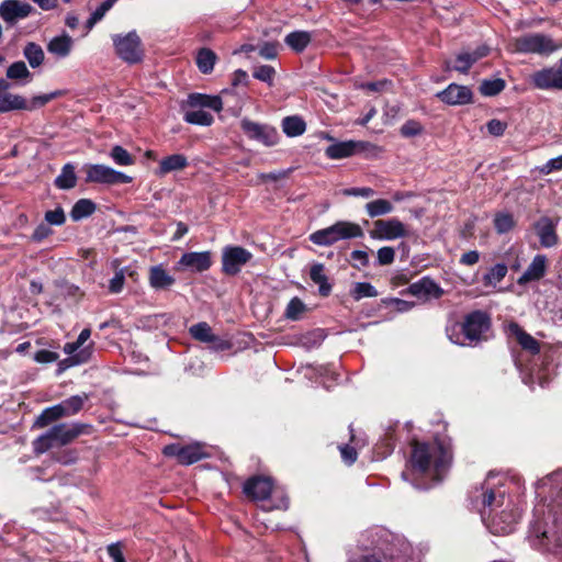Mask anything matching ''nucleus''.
I'll use <instances>...</instances> for the list:
<instances>
[{
  "label": "nucleus",
  "mask_w": 562,
  "mask_h": 562,
  "mask_svg": "<svg viewBox=\"0 0 562 562\" xmlns=\"http://www.w3.org/2000/svg\"><path fill=\"white\" fill-rule=\"evenodd\" d=\"M470 504L476 510L482 521L490 518L499 508L512 506V498L503 485V477L488 473L485 481L473 488L469 495Z\"/></svg>",
  "instance_id": "f03ea898"
},
{
  "label": "nucleus",
  "mask_w": 562,
  "mask_h": 562,
  "mask_svg": "<svg viewBox=\"0 0 562 562\" xmlns=\"http://www.w3.org/2000/svg\"><path fill=\"white\" fill-rule=\"evenodd\" d=\"M115 54L128 65H135L144 59V49L139 35L135 30L126 34L111 35Z\"/></svg>",
  "instance_id": "423d86ee"
},
{
  "label": "nucleus",
  "mask_w": 562,
  "mask_h": 562,
  "mask_svg": "<svg viewBox=\"0 0 562 562\" xmlns=\"http://www.w3.org/2000/svg\"><path fill=\"white\" fill-rule=\"evenodd\" d=\"M350 295L355 301H360L366 297H376L379 292L369 282H356L350 290Z\"/></svg>",
  "instance_id": "c03bdc74"
},
{
  "label": "nucleus",
  "mask_w": 562,
  "mask_h": 562,
  "mask_svg": "<svg viewBox=\"0 0 562 562\" xmlns=\"http://www.w3.org/2000/svg\"><path fill=\"white\" fill-rule=\"evenodd\" d=\"M74 40L67 33L54 36L47 44V52L55 57L63 59L70 55Z\"/></svg>",
  "instance_id": "bb28decb"
},
{
  "label": "nucleus",
  "mask_w": 562,
  "mask_h": 562,
  "mask_svg": "<svg viewBox=\"0 0 562 562\" xmlns=\"http://www.w3.org/2000/svg\"><path fill=\"white\" fill-rule=\"evenodd\" d=\"M92 426L83 423H60L50 427L33 441L35 453H44L54 447H61L70 443L83 434H90Z\"/></svg>",
  "instance_id": "7ed1b4c3"
},
{
  "label": "nucleus",
  "mask_w": 562,
  "mask_h": 562,
  "mask_svg": "<svg viewBox=\"0 0 562 562\" xmlns=\"http://www.w3.org/2000/svg\"><path fill=\"white\" fill-rule=\"evenodd\" d=\"M555 227L557 223L548 216H542L535 223L533 228L541 247L551 248L558 244Z\"/></svg>",
  "instance_id": "5701e85b"
},
{
  "label": "nucleus",
  "mask_w": 562,
  "mask_h": 562,
  "mask_svg": "<svg viewBox=\"0 0 562 562\" xmlns=\"http://www.w3.org/2000/svg\"><path fill=\"white\" fill-rule=\"evenodd\" d=\"M95 211V203L89 199L78 200L71 211L70 217L72 221L78 222L82 218L89 217Z\"/></svg>",
  "instance_id": "ea45409f"
},
{
  "label": "nucleus",
  "mask_w": 562,
  "mask_h": 562,
  "mask_svg": "<svg viewBox=\"0 0 562 562\" xmlns=\"http://www.w3.org/2000/svg\"><path fill=\"white\" fill-rule=\"evenodd\" d=\"M474 63L475 57H473L470 52H463L457 55L456 64L452 67L447 64V68H452L461 74H468Z\"/></svg>",
  "instance_id": "09e8293b"
},
{
  "label": "nucleus",
  "mask_w": 562,
  "mask_h": 562,
  "mask_svg": "<svg viewBox=\"0 0 562 562\" xmlns=\"http://www.w3.org/2000/svg\"><path fill=\"white\" fill-rule=\"evenodd\" d=\"M61 94H63V92L57 90V91H53L49 93L35 95L32 98L31 101L26 100V108H24L23 110L33 111L37 108L44 106L46 103H48L49 101H52L53 99H55L57 97H60Z\"/></svg>",
  "instance_id": "3c124183"
},
{
  "label": "nucleus",
  "mask_w": 562,
  "mask_h": 562,
  "mask_svg": "<svg viewBox=\"0 0 562 562\" xmlns=\"http://www.w3.org/2000/svg\"><path fill=\"white\" fill-rule=\"evenodd\" d=\"M435 95L448 105H464L473 100V92L469 87L454 82L450 83L446 89L438 91Z\"/></svg>",
  "instance_id": "a211bd4d"
},
{
  "label": "nucleus",
  "mask_w": 562,
  "mask_h": 562,
  "mask_svg": "<svg viewBox=\"0 0 562 562\" xmlns=\"http://www.w3.org/2000/svg\"><path fill=\"white\" fill-rule=\"evenodd\" d=\"M447 336L452 344L459 346H471L468 338H465V330L461 323H453L446 328Z\"/></svg>",
  "instance_id": "a18cd8bd"
},
{
  "label": "nucleus",
  "mask_w": 562,
  "mask_h": 562,
  "mask_svg": "<svg viewBox=\"0 0 562 562\" xmlns=\"http://www.w3.org/2000/svg\"><path fill=\"white\" fill-rule=\"evenodd\" d=\"M88 398V396L85 395H72L68 397L67 400L63 401V407L66 412L67 416L75 415L81 411L83 407L85 401Z\"/></svg>",
  "instance_id": "8fccbe9b"
},
{
  "label": "nucleus",
  "mask_w": 562,
  "mask_h": 562,
  "mask_svg": "<svg viewBox=\"0 0 562 562\" xmlns=\"http://www.w3.org/2000/svg\"><path fill=\"white\" fill-rule=\"evenodd\" d=\"M310 278L314 284L318 286V294L327 297L333 290V284L329 282L325 272V266L321 262H314L310 269Z\"/></svg>",
  "instance_id": "c85d7f7f"
},
{
  "label": "nucleus",
  "mask_w": 562,
  "mask_h": 562,
  "mask_svg": "<svg viewBox=\"0 0 562 562\" xmlns=\"http://www.w3.org/2000/svg\"><path fill=\"white\" fill-rule=\"evenodd\" d=\"M216 59L217 56L212 49L203 47L196 54V66L202 74L207 75L214 69Z\"/></svg>",
  "instance_id": "4c0bfd02"
},
{
  "label": "nucleus",
  "mask_w": 562,
  "mask_h": 562,
  "mask_svg": "<svg viewBox=\"0 0 562 562\" xmlns=\"http://www.w3.org/2000/svg\"><path fill=\"white\" fill-rule=\"evenodd\" d=\"M367 214L371 217H379L386 214H390L393 211V205L389 200L385 199H376L370 201L364 206Z\"/></svg>",
  "instance_id": "a19ab883"
},
{
  "label": "nucleus",
  "mask_w": 562,
  "mask_h": 562,
  "mask_svg": "<svg viewBox=\"0 0 562 562\" xmlns=\"http://www.w3.org/2000/svg\"><path fill=\"white\" fill-rule=\"evenodd\" d=\"M505 80L501 78L486 79L480 85V92L485 97H494L505 89Z\"/></svg>",
  "instance_id": "49530a36"
},
{
  "label": "nucleus",
  "mask_w": 562,
  "mask_h": 562,
  "mask_svg": "<svg viewBox=\"0 0 562 562\" xmlns=\"http://www.w3.org/2000/svg\"><path fill=\"white\" fill-rule=\"evenodd\" d=\"M188 166V159L182 154H173L162 158L156 171L158 176H165L172 171L182 170Z\"/></svg>",
  "instance_id": "7c9ffc66"
},
{
  "label": "nucleus",
  "mask_w": 562,
  "mask_h": 562,
  "mask_svg": "<svg viewBox=\"0 0 562 562\" xmlns=\"http://www.w3.org/2000/svg\"><path fill=\"white\" fill-rule=\"evenodd\" d=\"M66 216L63 207L58 206L55 210L45 213V222L48 225L60 226L65 223Z\"/></svg>",
  "instance_id": "052dcab7"
},
{
  "label": "nucleus",
  "mask_w": 562,
  "mask_h": 562,
  "mask_svg": "<svg viewBox=\"0 0 562 562\" xmlns=\"http://www.w3.org/2000/svg\"><path fill=\"white\" fill-rule=\"evenodd\" d=\"M33 11L30 3L20 0H3L0 3V18L10 26L30 16Z\"/></svg>",
  "instance_id": "f3484780"
},
{
  "label": "nucleus",
  "mask_w": 562,
  "mask_h": 562,
  "mask_svg": "<svg viewBox=\"0 0 562 562\" xmlns=\"http://www.w3.org/2000/svg\"><path fill=\"white\" fill-rule=\"evenodd\" d=\"M274 75H276V70L270 65H261V66L257 67L252 72L254 78H256L262 82H266L268 86L273 85Z\"/></svg>",
  "instance_id": "4d7b16f0"
},
{
  "label": "nucleus",
  "mask_w": 562,
  "mask_h": 562,
  "mask_svg": "<svg viewBox=\"0 0 562 562\" xmlns=\"http://www.w3.org/2000/svg\"><path fill=\"white\" fill-rule=\"evenodd\" d=\"M363 231L357 223L338 221L333 225L315 231L310 235V240L317 246H331L340 240L361 238Z\"/></svg>",
  "instance_id": "39448f33"
},
{
  "label": "nucleus",
  "mask_w": 562,
  "mask_h": 562,
  "mask_svg": "<svg viewBox=\"0 0 562 562\" xmlns=\"http://www.w3.org/2000/svg\"><path fill=\"white\" fill-rule=\"evenodd\" d=\"M83 170L86 183L114 186L127 184L133 181L131 176L102 164H87L83 166Z\"/></svg>",
  "instance_id": "0eeeda50"
},
{
  "label": "nucleus",
  "mask_w": 562,
  "mask_h": 562,
  "mask_svg": "<svg viewBox=\"0 0 562 562\" xmlns=\"http://www.w3.org/2000/svg\"><path fill=\"white\" fill-rule=\"evenodd\" d=\"M55 186L60 190H70L77 184L75 166L70 162L63 166L60 173L55 178Z\"/></svg>",
  "instance_id": "f704fd0d"
},
{
  "label": "nucleus",
  "mask_w": 562,
  "mask_h": 562,
  "mask_svg": "<svg viewBox=\"0 0 562 562\" xmlns=\"http://www.w3.org/2000/svg\"><path fill=\"white\" fill-rule=\"evenodd\" d=\"M406 292L418 299L427 300L429 297L439 299L443 294V290L429 277H423L418 281L412 283Z\"/></svg>",
  "instance_id": "4be33fe9"
},
{
  "label": "nucleus",
  "mask_w": 562,
  "mask_h": 562,
  "mask_svg": "<svg viewBox=\"0 0 562 562\" xmlns=\"http://www.w3.org/2000/svg\"><path fill=\"white\" fill-rule=\"evenodd\" d=\"M127 271V268H121L119 269L113 278L109 282V291L113 294L120 293L123 290L124 282H125V273Z\"/></svg>",
  "instance_id": "13d9d810"
},
{
  "label": "nucleus",
  "mask_w": 562,
  "mask_h": 562,
  "mask_svg": "<svg viewBox=\"0 0 562 562\" xmlns=\"http://www.w3.org/2000/svg\"><path fill=\"white\" fill-rule=\"evenodd\" d=\"M311 41L312 34L307 31H293L284 37V43L297 54L304 52Z\"/></svg>",
  "instance_id": "2f4dec72"
},
{
  "label": "nucleus",
  "mask_w": 562,
  "mask_h": 562,
  "mask_svg": "<svg viewBox=\"0 0 562 562\" xmlns=\"http://www.w3.org/2000/svg\"><path fill=\"white\" fill-rule=\"evenodd\" d=\"M352 266L357 269H361L369 265V255L366 250H353L350 254Z\"/></svg>",
  "instance_id": "69168bd1"
},
{
  "label": "nucleus",
  "mask_w": 562,
  "mask_h": 562,
  "mask_svg": "<svg viewBox=\"0 0 562 562\" xmlns=\"http://www.w3.org/2000/svg\"><path fill=\"white\" fill-rule=\"evenodd\" d=\"M7 80H23V83L31 81L32 74L23 60L12 63L5 71Z\"/></svg>",
  "instance_id": "58836bf2"
},
{
  "label": "nucleus",
  "mask_w": 562,
  "mask_h": 562,
  "mask_svg": "<svg viewBox=\"0 0 562 562\" xmlns=\"http://www.w3.org/2000/svg\"><path fill=\"white\" fill-rule=\"evenodd\" d=\"M507 333L510 337H514L520 347L536 356L540 353V344L530 334L525 331L517 323L512 322L507 326Z\"/></svg>",
  "instance_id": "393cba45"
},
{
  "label": "nucleus",
  "mask_w": 562,
  "mask_h": 562,
  "mask_svg": "<svg viewBox=\"0 0 562 562\" xmlns=\"http://www.w3.org/2000/svg\"><path fill=\"white\" fill-rule=\"evenodd\" d=\"M184 111V122L199 125L210 126L214 122V117L211 113L206 112L205 109L220 112L223 109V102L218 95H209L204 93H190L182 105Z\"/></svg>",
  "instance_id": "20e7f679"
},
{
  "label": "nucleus",
  "mask_w": 562,
  "mask_h": 562,
  "mask_svg": "<svg viewBox=\"0 0 562 562\" xmlns=\"http://www.w3.org/2000/svg\"><path fill=\"white\" fill-rule=\"evenodd\" d=\"M109 156L117 166H132L134 164L133 156L120 145L113 146Z\"/></svg>",
  "instance_id": "de8ad7c7"
},
{
  "label": "nucleus",
  "mask_w": 562,
  "mask_h": 562,
  "mask_svg": "<svg viewBox=\"0 0 562 562\" xmlns=\"http://www.w3.org/2000/svg\"><path fill=\"white\" fill-rule=\"evenodd\" d=\"M514 218L509 213H498L494 218V227L498 234H506L514 227Z\"/></svg>",
  "instance_id": "864d4df0"
},
{
  "label": "nucleus",
  "mask_w": 562,
  "mask_h": 562,
  "mask_svg": "<svg viewBox=\"0 0 562 562\" xmlns=\"http://www.w3.org/2000/svg\"><path fill=\"white\" fill-rule=\"evenodd\" d=\"M282 131L288 137H297L306 131V123L301 116H285L281 123Z\"/></svg>",
  "instance_id": "c9c22d12"
},
{
  "label": "nucleus",
  "mask_w": 562,
  "mask_h": 562,
  "mask_svg": "<svg viewBox=\"0 0 562 562\" xmlns=\"http://www.w3.org/2000/svg\"><path fill=\"white\" fill-rule=\"evenodd\" d=\"M65 416H67L66 412L63 407V404L59 403L57 405L45 408L36 418L34 426L37 428H43Z\"/></svg>",
  "instance_id": "72a5a7b5"
},
{
  "label": "nucleus",
  "mask_w": 562,
  "mask_h": 562,
  "mask_svg": "<svg viewBox=\"0 0 562 562\" xmlns=\"http://www.w3.org/2000/svg\"><path fill=\"white\" fill-rule=\"evenodd\" d=\"M559 170H562V155L549 159L544 165L539 167V172L542 175H549Z\"/></svg>",
  "instance_id": "0e129e2a"
},
{
  "label": "nucleus",
  "mask_w": 562,
  "mask_h": 562,
  "mask_svg": "<svg viewBox=\"0 0 562 562\" xmlns=\"http://www.w3.org/2000/svg\"><path fill=\"white\" fill-rule=\"evenodd\" d=\"M530 82L541 90H562V58L553 67H546L530 76Z\"/></svg>",
  "instance_id": "4468645a"
},
{
  "label": "nucleus",
  "mask_w": 562,
  "mask_h": 562,
  "mask_svg": "<svg viewBox=\"0 0 562 562\" xmlns=\"http://www.w3.org/2000/svg\"><path fill=\"white\" fill-rule=\"evenodd\" d=\"M395 258V251L390 246H384L378 249L376 252V261L380 266H387L391 265L394 261Z\"/></svg>",
  "instance_id": "680f3d73"
},
{
  "label": "nucleus",
  "mask_w": 562,
  "mask_h": 562,
  "mask_svg": "<svg viewBox=\"0 0 562 562\" xmlns=\"http://www.w3.org/2000/svg\"><path fill=\"white\" fill-rule=\"evenodd\" d=\"M53 234V229L49 227L47 223H41L38 224L33 234H32V240L40 243L50 236Z\"/></svg>",
  "instance_id": "338daca9"
},
{
  "label": "nucleus",
  "mask_w": 562,
  "mask_h": 562,
  "mask_svg": "<svg viewBox=\"0 0 562 562\" xmlns=\"http://www.w3.org/2000/svg\"><path fill=\"white\" fill-rule=\"evenodd\" d=\"M252 258V254L241 246H226L222 251V271L227 276H236Z\"/></svg>",
  "instance_id": "f8f14e48"
},
{
  "label": "nucleus",
  "mask_w": 562,
  "mask_h": 562,
  "mask_svg": "<svg viewBox=\"0 0 562 562\" xmlns=\"http://www.w3.org/2000/svg\"><path fill=\"white\" fill-rule=\"evenodd\" d=\"M360 153L375 156L381 153V148L370 142L350 139L335 142L325 149L326 157L333 160L348 158Z\"/></svg>",
  "instance_id": "1a4fd4ad"
},
{
  "label": "nucleus",
  "mask_w": 562,
  "mask_h": 562,
  "mask_svg": "<svg viewBox=\"0 0 562 562\" xmlns=\"http://www.w3.org/2000/svg\"><path fill=\"white\" fill-rule=\"evenodd\" d=\"M191 336L202 342L209 344L213 350L224 351L229 349L231 344L227 340L214 335L211 326L205 322H200L190 327Z\"/></svg>",
  "instance_id": "6ab92c4d"
},
{
  "label": "nucleus",
  "mask_w": 562,
  "mask_h": 562,
  "mask_svg": "<svg viewBox=\"0 0 562 562\" xmlns=\"http://www.w3.org/2000/svg\"><path fill=\"white\" fill-rule=\"evenodd\" d=\"M406 234L405 226L400 220L390 218L375 221L370 237L379 240H394L406 236Z\"/></svg>",
  "instance_id": "dca6fc26"
},
{
  "label": "nucleus",
  "mask_w": 562,
  "mask_h": 562,
  "mask_svg": "<svg viewBox=\"0 0 562 562\" xmlns=\"http://www.w3.org/2000/svg\"><path fill=\"white\" fill-rule=\"evenodd\" d=\"M90 336H91L90 328L82 329L75 341L65 344L64 352L65 353H72L74 351L79 352L80 349H82L83 347L87 346L86 342L89 340Z\"/></svg>",
  "instance_id": "603ef678"
},
{
  "label": "nucleus",
  "mask_w": 562,
  "mask_h": 562,
  "mask_svg": "<svg viewBox=\"0 0 562 562\" xmlns=\"http://www.w3.org/2000/svg\"><path fill=\"white\" fill-rule=\"evenodd\" d=\"M547 271V257L544 255H536L526 271L518 278L517 283L525 285L532 281L540 280Z\"/></svg>",
  "instance_id": "a878e982"
},
{
  "label": "nucleus",
  "mask_w": 562,
  "mask_h": 562,
  "mask_svg": "<svg viewBox=\"0 0 562 562\" xmlns=\"http://www.w3.org/2000/svg\"><path fill=\"white\" fill-rule=\"evenodd\" d=\"M305 304L299 297H293L288 303L284 315L288 319L297 321L305 312Z\"/></svg>",
  "instance_id": "5fc2aeb1"
},
{
  "label": "nucleus",
  "mask_w": 562,
  "mask_h": 562,
  "mask_svg": "<svg viewBox=\"0 0 562 562\" xmlns=\"http://www.w3.org/2000/svg\"><path fill=\"white\" fill-rule=\"evenodd\" d=\"M372 537V549L381 552L385 558H393L392 551L389 550L387 546L393 540V535L385 529H375L369 532Z\"/></svg>",
  "instance_id": "473e14b6"
},
{
  "label": "nucleus",
  "mask_w": 562,
  "mask_h": 562,
  "mask_svg": "<svg viewBox=\"0 0 562 562\" xmlns=\"http://www.w3.org/2000/svg\"><path fill=\"white\" fill-rule=\"evenodd\" d=\"M552 361L553 353L546 352L542 355V367L538 369H531V376H535L539 381L540 386L542 387H544L549 383V375L551 374V369L549 368V364Z\"/></svg>",
  "instance_id": "79ce46f5"
},
{
  "label": "nucleus",
  "mask_w": 562,
  "mask_h": 562,
  "mask_svg": "<svg viewBox=\"0 0 562 562\" xmlns=\"http://www.w3.org/2000/svg\"><path fill=\"white\" fill-rule=\"evenodd\" d=\"M451 460V450L443 442L414 441L407 467L401 476L415 488L428 490L443 480Z\"/></svg>",
  "instance_id": "f257e3e1"
},
{
  "label": "nucleus",
  "mask_w": 562,
  "mask_h": 562,
  "mask_svg": "<svg viewBox=\"0 0 562 562\" xmlns=\"http://www.w3.org/2000/svg\"><path fill=\"white\" fill-rule=\"evenodd\" d=\"M23 56L27 60L31 68L40 67L45 59V54L42 46L34 42H29L23 47Z\"/></svg>",
  "instance_id": "e433bc0d"
},
{
  "label": "nucleus",
  "mask_w": 562,
  "mask_h": 562,
  "mask_svg": "<svg viewBox=\"0 0 562 562\" xmlns=\"http://www.w3.org/2000/svg\"><path fill=\"white\" fill-rule=\"evenodd\" d=\"M465 330V338H468L470 345L479 342L482 336L490 329L491 319L488 315L481 311H474L464 317L461 323Z\"/></svg>",
  "instance_id": "ddd939ff"
},
{
  "label": "nucleus",
  "mask_w": 562,
  "mask_h": 562,
  "mask_svg": "<svg viewBox=\"0 0 562 562\" xmlns=\"http://www.w3.org/2000/svg\"><path fill=\"white\" fill-rule=\"evenodd\" d=\"M240 127L249 139L268 147L277 145L280 138L276 127L254 122L247 117L240 121Z\"/></svg>",
  "instance_id": "9b49d317"
},
{
  "label": "nucleus",
  "mask_w": 562,
  "mask_h": 562,
  "mask_svg": "<svg viewBox=\"0 0 562 562\" xmlns=\"http://www.w3.org/2000/svg\"><path fill=\"white\" fill-rule=\"evenodd\" d=\"M278 46L276 42H265L259 47V55L265 59L272 60L278 56Z\"/></svg>",
  "instance_id": "e2e57ef3"
},
{
  "label": "nucleus",
  "mask_w": 562,
  "mask_h": 562,
  "mask_svg": "<svg viewBox=\"0 0 562 562\" xmlns=\"http://www.w3.org/2000/svg\"><path fill=\"white\" fill-rule=\"evenodd\" d=\"M562 45L543 33H529L516 40V48L524 54L549 56L560 49Z\"/></svg>",
  "instance_id": "6e6552de"
},
{
  "label": "nucleus",
  "mask_w": 562,
  "mask_h": 562,
  "mask_svg": "<svg viewBox=\"0 0 562 562\" xmlns=\"http://www.w3.org/2000/svg\"><path fill=\"white\" fill-rule=\"evenodd\" d=\"M520 518V510L515 507L512 502L509 508L502 507L490 518L483 520V524L493 535H509L512 533Z\"/></svg>",
  "instance_id": "9d476101"
},
{
  "label": "nucleus",
  "mask_w": 562,
  "mask_h": 562,
  "mask_svg": "<svg viewBox=\"0 0 562 562\" xmlns=\"http://www.w3.org/2000/svg\"><path fill=\"white\" fill-rule=\"evenodd\" d=\"M164 454L175 457L179 463L184 465L193 464L206 457L200 443L188 446H180L178 443L168 445L164 448Z\"/></svg>",
  "instance_id": "2eb2a0df"
},
{
  "label": "nucleus",
  "mask_w": 562,
  "mask_h": 562,
  "mask_svg": "<svg viewBox=\"0 0 562 562\" xmlns=\"http://www.w3.org/2000/svg\"><path fill=\"white\" fill-rule=\"evenodd\" d=\"M508 269L505 263H496L484 274L483 282L485 285L496 286L506 276Z\"/></svg>",
  "instance_id": "37998d69"
},
{
  "label": "nucleus",
  "mask_w": 562,
  "mask_h": 562,
  "mask_svg": "<svg viewBox=\"0 0 562 562\" xmlns=\"http://www.w3.org/2000/svg\"><path fill=\"white\" fill-rule=\"evenodd\" d=\"M273 483L267 476H254L244 484V493L256 501H266L272 493Z\"/></svg>",
  "instance_id": "aec40b11"
},
{
  "label": "nucleus",
  "mask_w": 562,
  "mask_h": 562,
  "mask_svg": "<svg viewBox=\"0 0 562 562\" xmlns=\"http://www.w3.org/2000/svg\"><path fill=\"white\" fill-rule=\"evenodd\" d=\"M11 83L0 78V113H7L26 108V99L20 94L9 92Z\"/></svg>",
  "instance_id": "412c9836"
},
{
  "label": "nucleus",
  "mask_w": 562,
  "mask_h": 562,
  "mask_svg": "<svg viewBox=\"0 0 562 562\" xmlns=\"http://www.w3.org/2000/svg\"><path fill=\"white\" fill-rule=\"evenodd\" d=\"M175 282V278L161 265L153 266L149 269V284L153 289L166 290Z\"/></svg>",
  "instance_id": "c756f323"
},
{
  "label": "nucleus",
  "mask_w": 562,
  "mask_h": 562,
  "mask_svg": "<svg viewBox=\"0 0 562 562\" xmlns=\"http://www.w3.org/2000/svg\"><path fill=\"white\" fill-rule=\"evenodd\" d=\"M93 346L94 344L90 341L86 347L80 349L79 352L74 351L72 353H67L68 358L59 361L58 363V373H61L71 367L87 363L92 357Z\"/></svg>",
  "instance_id": "cd10ccee"
},
{
  "label": "nucleus",
  "mask_w": 562,
  "mask_h": 562,
  "mask_svg": "<svg viewBox=\"0 0 562 562\" xmlns=\"http://www.w3.org/2000/svg\"><path fill=\"white\" fill-rule=\"evenodd\" d=\"M424 131L423 125L416 120L406 121L401 127V135L403 137H414L422 134Z\"/></svg>",
  "instance_id": "bf43d9fd"
},
{
  "label": "nucleus",
  "mask_w": 562,
  "mask_h": 562,
  "mask_svg": "<svg viewBox=\"0 0 562 562\" xmlns=\"http://www.w3.org/2000/svg\"><path fill=\"white\" fill-rule=\"evenodd\" d=\"M507 124L497 120L492 119L486 123L487 132L493 136H502L506 131Z\"/></svg>",
  "instance_id": "774afa93"
},
{
  "label": "nucleus",
  "mask_w": 562,
  "mask_h": 562,
  "mask_svg": "<svg viewBox=\"0 0 562 562\" xmlns=\"http://www.w3.org/2000/svg\"><path fill=\"white\" fill-rule=\"evenodd\" d=\"M548 485L562 492V469L540 479L536 483L537 488Z\"/></svg>",
  "instance_id": "6e6d98bb"
},
{
  "label": "nucleus",
  "mask_w": 562,
  "mask_h": 562,
  "mask_svg": "<svg viewBox=\"0 0 562 562\" xmlns=\"http://www.w3.org/2000/svg\"><path fill=\"white\" fill-rule=\"evenodd\" d=\"M180 267L189 268L193 272H203L212 266L211 251H190L181 256L178 261Z\"/></svg>",
  "instance_id": "b1692460"
}]
</instances>
